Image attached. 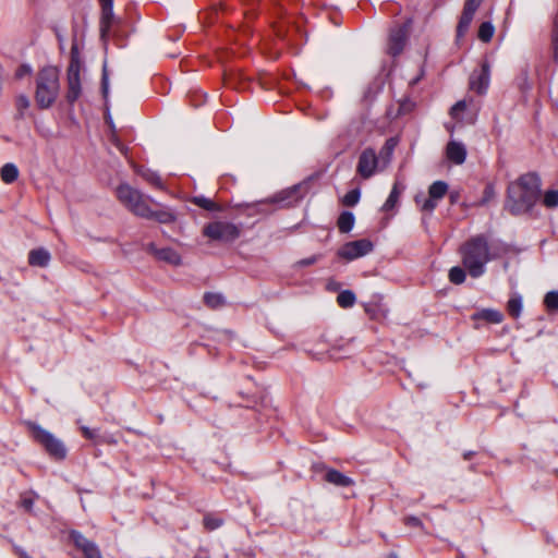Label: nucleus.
<instances>
[{
  "mask_svg": "<svg viewBox=\"0 0 558 558\" xmlns=\"http://www.w3.org/2000/svg\"><path fill=\"white\" fill-rule=\"evenodd\" d=\"M461 263L472 278H480L486 272L489 262L500 256L499 250L490 245L486 235L476 234L466 240L459 248Z\"/></svg>",
  "mask_w": 558,
  "mask_h": 558,
  "instance_id": "obj_1",
  "label": "nucleus"
},
{
  "mask_svg": "<svg viewBox=\"0 0 558 558\" xmlns=\"http://www.w3.org/2000/svg\"><path fill=\"white\" fill-rule=\"evenodd\" d=\"M60 90L59 71L54 66L43 68L36 78L35 100L40 109H48L56 101Z\"/></svg>",
  "mask_w": 558,
  "mask_h": 558,
  "instance_id": "obj_2",
  "label": "nucleus"
},
{
  "mask_svg": "<svg viewBox=\"0 0 558 558\" xmlns=\"http://www.w3.org/2000/svg\"><path fill=\"white\" fill-rule=\"evenodd\" d=\"M28 425L34 439L45 448L51 458L56 460L65 459L66 448L60 439L36 423H29Z\"/></svg>",
  "mask_w": 558,
  "mask_h": 558,
  "instance_id": "obj_3",
  "label": "nucleus"
},
{
  "mask_svg": "<svg viewBox=\"0 0 558 558\" xmlns=\"http://www.w3.org/2000/svg\"><path fill=\"white\" fill-rule=\"evenodd\" d=\"M119 201L134 215L142 217L147 211L148 201L150 197L144 196L138 190L133 189L129 184H121L117 189Z\"/></svg>",
  "mask_w": 558,
  "mask_h": 558,
  "instance_id": "obj_4",
  "label": "nucleus"
},
{
  "mask_svg": "<svg viewBox=\"0 0 558 558\" xmlns=\"http://www.w3.org/2000/svg\"><path fill=\"white\" fill-rule=\"evenodd\" d=\"M81 58L77 45L73 44L71 47V61L68 68V94L66 99L69 102L76 101L82 93L81 86Z\"/></svg>",
  "mask_w": 558,
  "mask_h": 558,
  "instance_id": "obj_5",
  "label": "nucleus"
},
{
  "mask_svg": "<svg viewBox=\"0 0 558 558\" xmlns=\"http://www.w3.org/2000/svg\"><path fill=\"white\" fill-rule=\"evenodd\" d=\"M240 228L229 221H214L203 229V234L206 238L220 242H232L240 236Z\"/></svg>",
  "mask_w": 558,
  "mask_h": 558,
  "instance_id": "obj_6",
  "label": "nucleus"
},
{
  "mask_svg": "<svg viewBox=\"0 0 558 558\" xmlns=\"http://www.w3.org/2000/svg\"><path fill=\"white\" fill-rule=\"evenodd\" d=\"M447 192L448 184L445 181H435L428 187V197L421 193L415 195L414 201L422 211L432 214Z\"/></svg>",
  "mask_w": 558,
  "mask_h": 558,
  "instance_id": "obj_7",
  "label": "nucleus"
},
{
  "mask_svg": "<svg viewBox=\"0 0 558 558\" xmlns=\"http://www.w3.org/2000/svg\"><path fill=\"white\" fill-rule=\"evenodd\" d=\"M538 197L534 196V194L530 191H520L517 193H509L506 202V207L513 215H519L529 211L534 204L537 202Z\"/></svg>",
  "mask_w": 558,
  "mask_h": 558,
  "instance_id": "obj_8",
  "label": "nucleus"
},
{
  "mask_svg": "<svg viewBox=\"0 0 558 558\" xmlns=\"http://www.w3.org/2000/svg\"><path fill=\"white\" fill-rule=\"evenodd\" d=\"M304 197V187L302 184H295L287 187L272 197L262 201L259 204H277L280 207L295 205Z\"/></svg>",
  "mask_w": 558,
  "mask_h": 558,
  "instance_id": "obj_9",
  "label": "nucleus"
},
{
  "mask_svg": "<svg viewBox=\"0 0 558 558\" xmlns=\"http://www.w3.org/2000/svg\"><path fill=\"white\" fill-rule=\"evenodd\" d=\"M374 248L373 243L367 239L351 241L342 245L338 255L347 260H353L369 254Z\"/></svg>",
  "mask_w": 558,
  "mask_h": 558,
  "instance_id": "obj_10",
  "label": "nucleus"
},
{
  "mask_svg": "<svg viewBox=\"0 0 558 558\" xmlns=\"http://www.w3.org/2000/svg\"><path fill=\"white\" fill-rule=\"evenodd\" d=\"M531 191L534 196L539 197L541 193V179L534 172H529L521 175L517 181L511 182L508 186L509 193H517L520 191Z\"/></svg>",
  "mask_w": 558,
  "mask_h": 558,
  "instance_id": "obj_11",
  "label": "nucleus"
},
{
  "mask_svg": "<svg viewBox=\"0 0 558 558\" xmlns=\"http://www.w3.org/2000/svg\"><path fill=\"white\" fill-rule=\"evenodd\" d=\"M379 158L377 157L375 150L372 148H366L361 153L359 157L356 172L363 179H369L375 174Z\"/></svg>",
  "mask_w": 558,
  "mask_h": 558,
  "instance_id": "obj_12",
  "label": "nucleus"
},
{
  "mask_svg": "<svg viewBox=\"0 0 558 558\" xmlns=\"http://www.w3.org/2000/svg\"><path fill=\"white\" fill-rule=\"evenodd\" d=\"M407 44V27L399 25L393 27L389 33L387 53L397 57L399 56Z\"/></svg>",
  "mask_w": 558,
  "mask_h": 558,
  "instance_id": "obj_13",
  "label": "nucleus"
},
{
  "mask_svg": "<svg viewBox=\"0 0 558 558\" xmlns=\"http://www.w3.org/2000/svg\"><path fill=\"white\" fill-rule=\"evenodd\" d=\"M490 81V70L487 62L482 64L478 72H473L470 76V87L477 94H485L488 89Z\"/></svg>",
  "mask_w": 558,
  "mask_h": 558,
  "instance_id": "obj_14",
  "label": "nucleus"
},
{
  "mask_svg": "<svg viewBox=\"0 0 558 558\" xmlns=\"http://www.w3.org/2000/svg\"><path fill=\"white\" fill-rule=\"evenodd\" d=\"M71 538L73 539L75 546L83 551L86 558H102L97 545L92 541L87 539L80 532H71Z\"/></svg>",
  "mask_w": 558,
  "mask_h": 558,
  "instance_id": "obj_15",
  "label": "nucleus"
},
{
  "mask_svg": "<svg viewBox=\"0 0 558 558\" xmlns=\"http://www.w3.org/2000/svg\"><path fill=\"white\" fill-rule=\"evenodd\" d=\"M101 3L100 33L101 37L108 36L114 22L113 1L99 0Z\"/></svg>",
  "mask_w": 558,
  "mask_h": 558,
  "instance_id": "obj_16",
  "label": "nucleus"
},
{
  "mask_svg": "<svg viewBox=\"0 0 558 558\" xmlns=\"http://www.w3.org/2000/svg\"><path fill=\"white\" fill-rule=\"evenodd\" d=\"M323 470L325 471L324 478L330 485L341 486V487L356 485V482L353 478L339 472L338 470H335L331 468H325V466H323Z\"/></svg>",
  "mask_w": 558,
  "mask_h": 558,
  "instance_id": "obj_17",
  "label": "nucleus"
},
{
  "mask_svg": "<svg viewBox=\"0 0 558 558\" xmlns=\"http://www.w3.org/2000/svg\"><path fill=\"white\" fill-rule=\"evenodd\" d=\"M446 155L451 162L462 165L466 158V148L461 142L450 141L447 144Z\"/></svg>",
  "mask_w": 558,
  "mask_h": 558,
  "instance_id": "obj_18",
  "label": "nucleus"
},
{
  "mask_svg": "<svg viewBox=\"0 0 558 558\" xmlns=\"http://www.w3.org/2000/svg\"><path fill=\"white\" fill-rule=\"evenodd\" d=\"M143 218H145V219H154V220L158 221L159 223L168 225V223L174 222L175 219H177V216L168 207H163L161 209L154 210L148 205L147 211L145 213Z\"/></svg>",
  "mask_w": 558,
  "mask_h": 558,
  "instance_id": "obj_19",
  "label": "nucleus"
},
{
  "mask_svg": "<svg viewBox=\"0 0 558 558\" xmlns=\"http://www.w3.org/2000/svg\"><path fill=\"white\" fill-rule=\"evenodd\" d=\"M149 248L154 253V255L160 260H165V262H167L171 265H175V266L181 264V256L173 248H170V247L157 248L154 244H150Z\"/></svg>",
  "mask_w": 558,
  "mask_h": 558,
  "instance_id": "obj_20",
  "label": "nucleus"
},
{
  "mask_svg": "<svg viewBox=\"0 0 558 558\" xmlns=\"http://www.w3.org/2000/svg\"><path fill=\"white\" fill-rule=\"evenodd\" d=\"M50 253L46 248L32 250L28 254V263L36 267H46L50 262Z\"/></svg>",
  "mask_w": 558,
  "mask_h": 558,
  "instance_id": "obj_21",
  "label": "nucleus"
},
{
  "mask_svg": "<svg viewBox=\"0 0 558 558\" xmlns=\"http://www.w3.org/2000/svg\"><path fill=\"white\" fill-rule=\"evenodd\" d=\"M403 191H404V186L402 184H400L399 182H396L390 191L388 198L384 203L381 210L383 211L392 210L397 206L399 198Z\"/></svg>",
  "mask_w": 558,
  "mask_h": 558,
  "instance_id": "obj_22",
  "label": "nucleus"
},
{
  "mask_svg": "<svg viewBox=\"0 0 558 558\" xmlns=\"http://www.w3.org/2000/svg\"><path fill=\"white\" fill-rule=\"evenodd\" d=\"M474 319H484L492 324H499L504 319V315L497 311L492 308L482 310L473 315Z\"/></svg>",
  "mask_w": 558,
  "mask_h": 558,
  "instance_id": "obj_23",
  "label": "nucleus"
},
{
  "mask_svg": "<svg viewBox=\"0 0 558 558\" xmlns=\"http://www.w3.org/2000/svg\"><path fill=\"white\" fill-rule=\"evenodd\" d=\"M354 222H355V217H354L353 213L343 211L340 214V216L338 218L337 226H338V229L340 232L348 233L353 229Z\"/></svg>",
  "mask_w": 558,
  "mask_h": 558,
  "instance_id": "obj_24",
  "label": "nucleus"
},
{
  "mask_svg": "<svg viewBox=\"0 0 558 558\" xmlns=\"http://www.w3.org/2000/svg\"><path fill=\"white\" fill-rule=\"evenodd\" d=\"M522 296L519 293H513L507 303V310L509 315L512 316L513 318H519L522 312Z\"/></svg>",
  "mask_w": 558,
  "mask_h": 558,
  "instance_id": "obj_25",
  "label": "nucleus"
},
{
  "mask_svg": "<svg viewBox=\"0 0 558 558\" xmlns=\"http://www.w3.org/2000/svg\"><path fill=\"white\" fill-rule=\"evenodd\" d=\"M397 145L398 140L396 137H390L386 141L378 157L384 162V166H387L390 162L393 150L397 147Z\"/></svg>",
  "mask_w": 558,
  "mask_h": 558,
  "instance_id": "obj_26",
  "label": "nucleus"
},
{
  "mask_svg": "<svg viewBox=\"0 0 558 558\" xmlns=\"http://www.w3.org/2000/svg\"><path fill=\"white\" fill-rule=\"evenodd\" d=\"M0 177L4 183H13L19 178V169L14 163H5L0 170Z\"/></svg>",
  "mask_w": 558,
  "mask_h": 558,
  "instance_id": "obj_27",
  "label": "nucleus"
},
{
  "mask_svg": "<svg viewBox=\"0 0 558 558\" xmlns=\"http://www.w3.org/2000/svg\"><path fill=\"white\" fill-rule=\"evenodd\" d=\"M474 14L475 13L469 12L466 10L462 11L460 21L457 26V36L458 37H462L465 35V33L468 32V29L473 21Z\"/></svg>",
  "mask_w": 558,
  "mask_h": 558,
  "instance_id": "obj_28",
  "label": "nucleus"
},
{
  "mask_svg": "<svg viewBox=\"0 0 558 558\" xmlns=\"http://www.w3.org/2000/svg\"><path fill=\"white\" fill-rule=\"evenodd\" d=\"M138 173L142 175V178L148 182L149 184H151L153 186L159 189V190H163L165 189V185L162 183V180L160 178V175L150 170V169H144V170H140Z\"/></svg>",
  "mask_w": 558,
  "mask_h": 558,
  "instance_id": "obj_29",
  "label": "nucleus"
},
{
  "mask_svg": "<svg viewBox=\"0 0 558 558\" xmlns=\"http://www.w3.org/2000/svg\"><path fill=\"white\" fill-rule=\"evenodd\" d=\"M356 298L351 290H343L337 296V303L342 308H350L355 304Z\"/></svg>",
  "mask_w": 558,
  "mask_h": 558,
  "instance_id": "obj_30",
  "label": "nucleus"
},
{
  "mask_svg": "<svg viewBox=\"0 0 558 558\" xmlns=\"http://www.w3.org/2000/svg\"><path fill=\"white\" fill-rule=\"evenodd\" d=\"M192 203L205 210H208V211L220 210V207L214 201H211L210 198L205 197L203 195L194 196L192 198Z\"/></svg>",
  "mask_w": 558,
  "mask_h": 558,
  "instance_id": "obj_31",
  "label": "nucleus"
},
{
  "mask_svg": "<svg viewBox=\"0 0 558 558\" xmlns=\"http://www.w3.org/2000/svg\"><path fill=\"white\" fill-rule=\"evenodd\" d=\"M495 34V27L490 22H483L478 28V39L483 43H489Z\"/></svg>",
  "mask_w": 558,
  "mask_h": 558,
  "instance_id": "obj_32",
  "label": "nucleus"
},
{
  "mask_svg": "<svg viewBox=\"0 0 558 558\" xmlns=\"http://www.w3.org/2000/svg\"><path fill=\"white\" fill-rule=\"evenodd\" d=\"M204 302L210 308H218L225 304V298L220 293L207 292L204 295Z\"/></svg>",
  "mask_w": 558,
  "mask_h": 558,
  "instance_id": "obj_33",
  "label": "nucleus"
},
{
  "mask_svg": "<svg viewBox=\"0 0 558 558\" xmlns=\"http://www.w3.org/2000/svg\"><path fill=\"white\" fill-rule=\"evenodd\" d=\"M466 269L460 266H454L449 270L448 277L450 282L454 284H461L466 279Z\"/></svg>",
  "mask_w": 558,
  "mask_h": 558,
  "instance_id": "obj_34",
  "label": "nucleus"
},
{
  "mask_svg": "<svg viewBox=\"0 0 558 558\" xmlns=\"http://www.w3.org/2000/svg\"><path fill=\"white\" fill-rule=\"evenodd\" d=\"M543 204L548 208L558 207V190H548L543 197Z\"/></svg>",
  "mask_w": 558,
  "mask_h": 558,
  "instance_id": "obj_35",
  "label": "nucleus"
},
{
  "mask_svg": "<svg viewBox=\"0 0 558 558\" xmlns=\"http://www.w3.org/2000/svg\"><path fill=\"white\" fill-rule=\"evenodd\" d=\"M361 197V192L359 189H353L349 191L342 198V203L345 206L352 207L355 206Z\"/></svg>",
  "mask_w": 558,
  "mask_h": 558,
  "instance_id": "obj_36",
  "label": "nucleus"
},
{
  "mask_svg": "<svg viewBox=\"0 0 558 558\" xmlns=\"http://www.w3.org/2000/svg\"><path fill=\"white\" fill-rule=\"evenodd\" d=\"M544 304L548 311H558V292L550 291L545 295Z\"/></svg>",
  "mask_w": 558,
  "mask_h": 558,
  "instance_id": "obj_37",
  "label": "nucleus"
},
{
  "mask_svg": "<svg viewBox=\"0 0 558 558\" xmlns=\"http://www.w3.org/2000/svg\"><path fill=\"white\" fill-rule=\"evenodd\" d=\"M466 109V102L464 100L458 101L454 106H452L450 110V114L456 120L460 119V113H462Z\"/></svg>",
  "mask_w": 558,
  "mask_h": 558,
  "instance_id": "obj_38",
  "label": "nucleus"
},
{
  "mask_svg": "<svg viewBox=\"0 0 558 558\" xmlns=\"http://www.w3.org/2000/svg\"><path fill=\"white\" fill-rule=\"evenodd\" d=\"M31 102H29V99L26 95H20L17 96L16 98V108H17V111L20 112V114L22 116L24 113L25 110L28 109Z\"/></svg>",
  "mask_w": 558,
  "mask_h": 558,
  "instance_id": "obj_39",
  "label": "nucleus"
},
{
  "mask_svg": "<svg viewBox=\"0 0 558 558\" xmlns=\"http://www.w3.org/2000/svg\"><path fill=\"white\" fill-rule=\"evenodd\" d=\"M553 46H554V57L558 60V16L555 20L554 31H553Z\"/></svg>",
  "mask_w": 558,
  "mask_h": 558,
  "instance_id": "obj_40",
  "label": "nucleus"
},
{
  "mask_svg": "<svg viewBox=\"0 0 558 558\" xmlns=\"http://www.w3.org/2000/svg\"><path fill=\"white\" fill-rule=\"evenodd\" d=\"M483 0H465L463 10L475 13Z\"/></svg>",
  "mask_w": 558,
  "mask_h": 558,
  "instance_id": "obj_41",
  "label": "nucleus"
},
{
  "mask_svg": "<svg viewBox=\"0 0 558 558\" xmlns=\"http://www.w3.org/2000/svg\"><path fill=\"white\" fill-rule=\"evenodd\" d=\"M494 196H495L494 186L489 184L484 190V195L481 201V204L484 205V204L488 203Z\"/></svg>",
  "mask_w": 558,
  "mask_h": 558,
  "instance_id": "obj_42",
  "label": "nucleus"
},
{
  "mask_svg": "<svg viewBox=\"0 0 558 558\" xmlns=\"http://www.w3.org/2000/svg\"><path fill=\"white\" fill-rule=\"evenodd\" d=\"M81 430H82L83 436L90 440L96 439V437L98 436V433L96 429H90L87 426H82Z\"/></svg>",
  "mask_w": 558,
  "mask_h": 558,
  "instance_id": "obj_43",
  "label": "nucleus"
},
{
  "mask_svg": "<svg viewBox=\"0 0 558 558\" xmlns=\"http://www.w3.org/2000/svg\"><path fill=\"white\" fill-rule=\"evenodd\" d=\"M32 73V68L27 64L21 65L16 71V77L22 78L24 75Z\"/></svg>",
  "mask_w": 558,
  "mask_h": 558,
  "instance_id": "obj_44",
  "label": "nucleus"
},
{
  "mask_svg": "<svg viewBox=\"0 0 558 558\" xmlns=\"http://www.w3.org/2000/svg\"><path fill=\"white\" fill-rule=\"evenodd\" d=\"M318 260V256L314 255L308 258H304L298 262V265L305 267L315 264Z\"/></svg>",
  "mask_w": 558,
  "mask_h": 558,
  "instance_id": "obj_45",
  "label": "nucleus"
},
{
  "mask_svg": "<svg viewBox=\"0 0 558 558\" xmlns=\"http://www.w3.org/2000/svg\"><path fill=\"white\" fill-rule=\"evenodd\" d=\"M102 93H104L105 97L108 94V76H107L106 71H104V74H102Z\"/></svg>",
  "mask_w": 558,
  "mask_h": 558,
  "instance_id": "obj_46",
  "label": "nucleus"
},
{
  "mask_svg": "<svg viewBox=\"0 0 558 558\" xmlns=\"http://www.w3.org/2000/svg\"><path fill=\"white\" fill-rule=\"evenodd\" d=\"M205 524L209 527V529H216L219 526V522L218 521H215V520H210V519H205Z\"/></svg>",
  "mask_w": 558,
  "mask_h": 558,
  "instance_id": "obj_47",
  "label": "nucleus"
},
{
  "mask_svg": "<svg viewBox=\"0 0 558 558\" xmlns=\"http://www.w3.org/2000/svg\"><path fill=\"white\" fill-rule=\"evenodd\" d=\"M459 198V193L458 192H452L450 193V202L453 204L458 201Z\"/></svg>",
  "mask_w": 558,
  "mask_h": 558,
  "instance_id": "obj_48",
  "label": "nucleus"
},
{
  "mask_svg": "<svg viewBox=\"0 0 558 558\" xmlns=\"http://www.w3.org/2000/svg\"><path fill=\"white\" fill-rule=\"evenodd\" d=\"M32 504H33V500H31V499H23V506L25 507V509H31Z\"/></svg>",
  "mask_w": 558,
  "mask_h": 558,
  "instance_id": "obj_49",
  "label": "nucleus"
},
{
  "mask_svg": "<svg viewBox=\"0 0 558 558\" xmlns=\"http://www.w3.org/2000/svg\"><path fill=\"white\" fill-rule=\"evenodd\" d=\"M475 454L474 451H466L463 453L464 460H470Z\"/></svg>",
  "mask_w": 558,
  "mask_h": 558,
  "instance_id": "obj_50",
  "label": "nucleus"
},
{
  "mask_svg": "<svg viewBox=\"0 0 558 558\" xmlns=\"http://www.w3.org/2000/svg\"><path fill=\"white\" fill-rule=\"evenodd\" d=\"M408 522H409V524H413V525H418L420 524V521L417 519H415V518L409 519Z\"/></svg>",
  "mask_w": 558,
  "mask_h": 558,
  "instance_id": "obj_51",
  "label": "nucleus"
},
{
  "mask_svg": "<svg viewBox=\"0 0 558 558\" xmlns=\"http://www.w3.org/2000/svg\"><path fill=\"white\" fill-rule=\"evenodd\" d=\"M21 557H22V558H31V557H29V556H27L25 553H23V554L21 555Z\"/></svg>",
  "mask_w": 558,
  "mask_h": 558,
  "instance_id": "obj_52",
  "label": "nucleus"
},
{
  "mask_svg": "<svg viewBox=\"0 0 558 558\" xmlns=\"http://www.w3.org/2000/svg\"><path fill=\"white\" fill-rule=\"evenodd\" d=\"M58 38H59L60 44L62 45L63 37H61L60 35H58Z\"/></svg>",
  "mask_w": 558,
  "mask_h": 558,
  "instance_id": "obj_53",
  "label": "nucleus"
}]
</instances>
